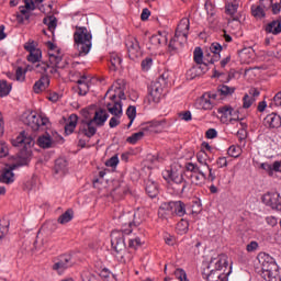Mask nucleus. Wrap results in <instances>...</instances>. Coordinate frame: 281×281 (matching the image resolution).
<instances>
[{
    "instance_id": "nucleus-1",
    "label": "nucleus",
    "mask_w": 281,
    "mask_h": 281,
    "mask_svg": "<svg viewBox=\"0 0 281 281\" xmlns=\"http://www.w3.org/2000/svg\"><path fill=\"white\" fill-rule=\"evenodd\" d=\"M124 232L113 231L111 233V246L114 251L116 260L123 265L133 260V255L126 249V241L124 239Z\"/></svg>"
},
{
    "instance_id": "nucleus-2",
    "label": "nucleus",
    "mask_w": 281,
    "mask_h": 281,
    "mask_svg": "<svg viewBox=\"0 0 281 281\" xmlns=\"http://www.w3.org/2000/svg\"><path fill=\"white\" fill-rule=\"evenodd\" d=\"M259 263L261 265L262 278L265 281H279L280 272L278 263H276V259L271 257L269 254L260 252L258 255Z\"/></svg>"
},
{
    "instance_id": "nucleus-3",
    "label": "nucleus",
    "mask_w": 281,
    "mask_h": 281,
    "mask_svg": "<svg viewBox=\"0 0 281 281\" xmlns=\"http://www.w3.org/2000/svg\"><path fill=\"white\" fill-rule=\"evenodd\" d=\"M93 35L85 26H76L74 33L75 48L78 52V56H87L91 52Z\"/></svg>"
},
{
    "instance_id": "nucleus-4",
    "label": "nucleus",
    "mask_w": 281,
    "mask_h": 281,
    "mask_svg": "<svg viewBox=\"0 0 281 281\" xmlns=\"http://www.w3.org/2000/svg\"><path fill=\"white\" fill-rule=\"evenodd\" d=\"M162 178L167 183H170L173 187V190L178 194H183V192H190V184L183 179V171L177 170L175 168L167 169L162 171Z\"/></svg>"
},
{
    "instance_id": "nucleus-5",
    "label": "nucleus",
    "mask_w": 281,
    "mask_h": 281,
    "mask_svg": "<svg viewBox=\"0 0 281 281\" xmlns=\"http://www.w3.org/2000/svg\"><path fill=\"white\" fill-rule=\"evenodd\" d=\"M48 49L49 63L55 67L53 68L52 74L58 71V69H67L69 63H67V60H63V54L60 50H56V45H54L52 42H48Z\"/></svg>"
},
{
    "instance_id": "nucleus-6",
    "label": "nucleus",
    "mask_w": 281,
    "mask_h": 281,
    "mask_svg": "<svg viewBox=\"0 0 281 281\" xmlns=\"http://www.w3.org/2000/svg\"><path fill=\"white\" fill-rule=\"evenodd\" d=\"M187 172H190L189 179L192 186H205V181H207V171L199 169V167L194 166V162L186 164Z\"/></svg>"
},
{
    "instance_id": "nucleus-7",
    "label": "nucleus",
    "mask_w": 281,
    "mask_h": 281,
    "mask_svg": "<svg viewBox=\"0 0 281 281\" xmlns=\"http://www.w3.org/2000/svg\"><path fill=\"white\" fill-rule=\"evenodd\" d=\"M53 271H57L59 274L67 271L75 265L74 257L70 254L59 255L53 259Z\"/></svg>"
},
{
    "instance_id": "nucleus-8",
    "label": "nucleus",
    "mask_w": 281,
    "mask_h": 281,
    "mask_svg": "<svg viewBox=\"0 0 281 281\" xmlns=\"http://www.w3.org/2000/svg\"><path fill=\"white\" fill-rule=\"evenodd\" d=\"M133 218H135V214L133 213H124L117 217V224L121 225V232H123V234H132L133 227L139 225V222L133 221Z\"/></svg>"
},
{
    "instance_id": "nucleus-9",
    "label": "nucleus",
    "mask_w": 281,
    "mask_h": 281,
    "mask_svg": "<svg viewBox=\"0 0 281 281\" xmlns=\"http://www.w3.org/2000/svg\"><path fill=\"white\" fill-rule=\"evenodd\" d=\"M164 89H166V86L157 82L151 81L150 86L148 88V97L147 100L149 104H159L161 100V95H164Z\"/></svg>"
},
{
    "instance_id": "nucleus-10",
    "label": "nucleus",
    "mask_w": 281,
    "mask_h": 281,
    "mask_svg": "<svg viewBox=\"0 0 281 281\" xmlns=\"http://www.w3.org/2000/svg\"><path fill=\"white\" fill-rule=\"evenodd\" d=\"M261 201L271 210H276L277 212H281V196L280 193L276 191H268L261 196Z\"/></svg>"
},
{
    "instance_id": "nucleus-11",
    "label": "nucleus",
    "mask_w": 281,
    "mask_h": 281,
    "mask_svg": "<svg viewBox=\"0 0 281 281\" xmlns=\"http://www.w3.org/2000/svg\"><path fill=\"white\" fill-rule=\"evenodd\" d=\"M164 210H170L173 216H186V203L181 201L165 202L162 203L160 214H164Z\"/></svg>"
},
{
    "instance_id": "nucleus-12",
    "label": "nucleus",
    "mask_w": 281,
    "mask_h": 281,
    "mask_svg": "<svg viewBox=\"0 0 281 281\" xmlns=\"http://www.w3.org/2000/svg\"><path fill=\"white\" fill-rule=\"evenodd\" d=\"M125 46L131 60H137V58L142 57V47L139 46L137 38L127 37Z\"/></svg>"
},
{
    "instance_id": "nucleus-13",
    "label": "nucleus",
    "mask_w": 281,
    "mask_h": 281,
    "mask_svg": "<svg viewBox=\"0 0 281 281\" xmlns=\"http://www.w3.org/2000/svg\"><path fill=\"white\" fill-rule=\"evenodd\" d=\"M47 122H49L47 117H42L41 115H36L34 113L29 114L24 120V124L30 126L32 131H41V126H47Z\"/></svg>"
},
{
    "instance_id": "nucleus-14",
    "label": "nucleus",
    "mask_w": 281,
    "mask_h": 281,
    "mask_svg": "<svg viewBox=\"0 0 281 281\" xmlns=\"http://www.w3.org/2000/svg\"><path fill=\"white\" fill-rule=\"evenodd\" d=\"M32 157V150L27 148V145L23 146V148L19 151L16 156L11 157L13 159V166L16 168H21V166H27L30 164V159Z\"/></svg>"
},
{
    "instance_id": "nucleus-15",
    "label": "nucleus",
    "mask_w": 281,
    "mask_h": 281,
    "mask_svg": "<svg viewBox=\"0 0 281 281\" xmlns=\"http://www.w3.org/2000/svg\"><path fill=\"white\" fill-rule=\"evenodd\" d=\"M98 125L94 124L91 120L89 121H82L79 124L78 135H85V137H88L91 139L93 135L98 133Z\"/></svg>"
},
{
    "instance_id": "nucleus-16",
    "label": "nucleus",
    "mask_w": 281,
    "mask_h": 281,
    "mask_svg": "<svg viewBox=\"0 0 281 281\" xmlns=\"http://www.w3.org/2000/svg\"><path fill=\"white\" fill-rule=\"evenodd\" d=\"M16 165L12 164L5 165V168H3L0 171V183H5L7 186H10V183H14V172L13 170H16Z\"/></svg>"
},
{
    "instance_id": "nucleus-17",
    "label": "nucleus",
    "mask_w": 281,
    "mask_h": 281,
    "mask_svg": "<svg viewBox=\"0 0 281 281\" xmlns=\"http://www.w3.org/2000/svg\"><path fill=\"white\" fill-rule=\"evenodd\" d=\"M209 54L205 55V60L210 63V65H214L221 60V52H223V46L216 42L212 43L210 46Z\"/></svg>"
},
{
    "instance_id": "nucleus-18",
    "label": "nucleus",
    "mask_w": 281,
    "mask_h": 281,
    "mask_svg": "<svg viewBox=\"0 0 281 281\" xmlns=\"http://www.w3.org/2000/svg\"><path fill=\"white\" fill-rule=\"evenodd\" d=\"M117 94H112L110 97L111 102L106 104V109L111 115L115 117H122V101H116Z\"/></svg>"
},
{
    "instance_id": "nucleus-19",
    "label": "nucleus",
    "mask_w": 281,
    "mask_h": 281,
    "mask_svg": "<svg viewBox=\"0 0 281 281\" xmlns=\"http://www.w3.org/2000/svg\"><path fill=\"white\" fill-rule=\"evenodd\" d=\"M207 64H195L188 70L187 76L190 78V80H194V78H199V76L207 74Z\"/></svg>"
},
{
    "instance_id": "nucleus-20",
    "label": "nucleus",
    "mask_w": 281,
    "mask_h": 281,
    "mask_svg": "<svg viewBox=\"0 0 281 281\" xmlns=\"http://www.w3.org/2000/svg\"><path fill=\"white\" fill-rule=\"evenodd\" d=\"M187 41L188 40H183V35H177L176 33L175 36L169 42L168 49L170 54H177V52H179V49L183 47V44Z\"/></svg>"
},
{
    "instance_id": "nucleus-21",
    "label": "nucleus",
    "mask_w": 281,
    "mask_h": 281,
    "mask_svg": "<svg viewBox=\"0 0 281 281\" xmlns=\"http://www.w3.org/2000/svg\"><path fill=\"white\" fill-rule=\"evenodd\" d=\"M217 113H220L221 121L224 124H227L228 122H234L236 120V117H233L234 109L229 105L218 108Z\"/></svg>"
},
{
    "instance_id": "nucleus-22",
    "label": "nucleus",
    "mask_w": 281,
    "mask_h": 281,
    "mask_svg": "<svg viewBox=\"0 0 281 281\" xmlns=\"http://www.w3.org/2000/svg\"><path fill=\"white\" fill-rule=\"evenodd\" d=\"M188 32H190V19L183 18L176 30L177 36H182V41H188Z\"/></svg>"
},
{
    "instance_id": "nucleus-23",
    "label": "nucleus",
    "mask_w": 281,
    "mask_h": 281,
    "mask_svg": "<svg viewBox=\"0 0 281 281\" xmlns=\"http://www.w3.org/2000/svg\"><path fill=\"white\" fill-rule=\"evenodd\" d=\"M263 125L267 128H280L281 117L277 113L268 114L263 120Z\"/></svg>"
},
{
    "instance_id": "nucleus-24",
    "label": "nucleus",
    "mask_w": 281,
    "mask_h": 281,
    "mask_svg": "<svg viewBox=\"0 0 281 281\" xmlns=\"http://www.w3.org/2000/svg\"><path fill=\"white\" fill-rule=\"evenodd\" d=\"M227 255H220L217 258L211 259L209 263V269H215V271H221L223 267H227Z\"/></svg>"
},
{
    "instance_id": "nucleus-25",
    "label": "nucleus",
    "mask_w": 281,
    "mask_h": 281,
    "mask_svg": "<svg viewBox=\"0 0 281 281\" xmlns=\"http://www.w3.org/2000/svg\"><path fill=\"white\" fill-rule=\"evenodd\" d=\"M108 120L109 113H106V110L100 109L99 111H95L94 116L90 121H92L97 126H104Z\"/></svg>"
},
{
    "instance_id": "nucleus-26",
    "label": "nucleus",
    "mask_w": 281,
    "mask_h": 281,
    "mask_svg": "<svg viewBox=\"0 0 281 281\" xmlns=\"http://www.w3.org/2000/svg\"><path fill=\"white\" fill-rule=\"evenodd\" d=\"M198 164H193L199 170L207 171L210 170V165L207 164V154L205 151H200L196 154Z\"/></svg>"
},
{
    "instance_id": "nucleus-27",
    "label": "nucleus",
    "mask_w": 281,
    "mask_h": 281,
    "mask_svg": "<svg viewBox=\"0 0 281 281\" xmlns=\"http://www.w3.org/2000/svg\"><path fill=\"white\" fill-rule=\"evenodd\" d=\"M145 190H146L148 196H150V199H155V196H157V194H159V187L157 186V182H155L154 180H150V179L146 180Z\"/></svg>"
},
{
    "instance_id": "nucleus-28",
    "label": "nucleus",
    "mask_w": 281,
    "mask_h": 281,
    "mask_svg": "<svg viewBox=\"0 0 281 281\" xmlns=\"http://www.w3.org/2000/svg\"><path fill=\"white\" fill-rule=\"evenodd\" d=\"M67 159L65 158H58L55 160V167H54V172L55 175H60L61 177L64 175H67Z\"/></svg>"
},
{
    "instance_id": "nucleus-29",
    "label": "nucleus",
    "mask_w": 281,
    "mask_h": 281,
    "mask_svg": "<svg viewBox=\"0 0 281 281\" xmlns=\"http://www.w3.org/2000/svg\"><path fill=\"white\" fill-rule=\"evenodd\" d=\"M49 87V77L47 75H43L38 81H36L33 86V89L36 93H41V91H45Z\"/></svg>"
},
{
    "instance_id": "nucleus-30",
    "label": "nucleus",
    "mask_w": 281,
    "mask_h": 281,
    "mask_svg": "<svg viewBox=\"0 0 281 281\" xmlns=\"http://www.w3.org/2000/svg\"><path fill=\"white\" fill-rule=\"evenodd\" d=\"M266 32L268 34H281V16L266 25Z\"/></svg>"
},
{
    "instance_id": "nucleus-31",
    "label": "nucleus",
    "mask_w": 281,
    "mask_h": 281,
    "mask_svg": "<svg viewBox=\"0 0 281 281\" xmlns=\"http://www.w3.org/2000/svg\"><path fill=\"white\" fill-rule=\"evenodd\" d=\"M111 91H114V95L121 100H126V94L124 93V88H122V85L120 81H116L111 86V88L106 91L105 95H109Z\"/></svg>"
},
{
    "instance_id": "nucleus-32",
    "label": "nucleus",
    "mask_w": 281,
    "mask_h": 281,
    "mask_svg": "<svg viewBox=\"0 0 281 281\" xmlns=\"http://www.w3.org/2000/svg\"><path fill=\"white\" fill-rule=\"evenodd\" d=\"M76 126H78V115L71 114L65 125L66 135H71L76 131Z\"/></svg>"
},
{
    "instance_id": "nucleus-33",
    "label": "nucleus",
    "mask_w": 281,
    "mask_h": 281,
    "mask_svg": "<svg viewBox=\"0 0 281 281\" xmlns=\"http://www.w3.org/2000/svg\"><path fill=\"white\" fill-rule=\"evenodd\" d=\"M149 43L151 45H155L156 47L159 45H166V43H168V36L166 35V33L158 32V34L153 35L149 38Z\"/></svg>"
},
{
    "instance_id": "nucleus-34",
    "label": "nucleus",
    "mask_w": 281,
    "mask_h": 281,
    "mask_svg": "<svg viewBox=\"0 0 281 281\" xmlns=\"http://www.w3.org/2000/svg\"><path fill=\"white\" fill-rule=\"evenodd\" d=\"M78 85V93L80 95H87L89 93V80L87 79V76L80 77V79L77 80Z\"/></svg>"
},
{
    "instance_id": "nucleus-35",
    "label": "nucleus",
    "mask_w": 281,
    "mask_h": 281,
    "mask_svg": "<svg viewBox=\"0 0 281 281\" xmlns=\"http://www.w3.org/2000/svg\"><path fill=\"white\" fill-rule=\"evenodd\" d=\"M54 140L49 134L42 135L37 138V146L40 148H52Z\"/></svg>"
},
{
    "instance_id": "nucleus-36",
    "label": "nucleus",
    "mask_w": 281,
    "mask_h": 281,
    "mask_svg": "<svg viewBox=\"0 0 281 281\" xmlns=\"http://www.w3.org/2000/svg\"><path fill=\"white\" fill-rule=\"evenodd\" d=\"M122 67V57L113 53L110 55V69L111 71H117Z\"/></svg>"
},
{
    "instance_id": "nucleus-37",
    "label": "nucleus",
    "mask_w": 281,
    "mask_h": 281,
    "mask_svg": "<svg viewBox=\"0 0 281 281\" xmlns=\"http://www.w3.org/2000/svg\"><path fill=\"white\" fill-rule=\"evenodd\" d=\"M12 146L20 147V146H30V138L25 137V132H22L16 136L15 139L11 140Z\"/></svg>"
},
{
    "instance_id": "nucleus-38",
    "label": "nucleus",
    "mask_w": 281,
    "mask_h": 281,
    "mask_svg": "<svg viewBox=\"0 0 281 281\" xmlns=\"http://www.w3.org/2000/svg\"><path fill=\"white\" fill-rule=\"evenodd\" d=\"M239 5L240 4L238 3V0H234L233 2H226L225 3V13L234 19L235 18L234 14H236V12H238Z\"/></svg>"
},
{
    "instance_id": "nucleus-39",
    "label": "nucleus",
    "mask_w": 281,
    "mask_h": 281,
    "mask_svg": "<svg viewBox=\"0 0 281 281\" xmlns=\"http://www.w3.org/2000/svg\"><path fill=\"white\" fill-rule=\"evenodd\" d=\"M43 23L44 25H47L49 32H52V34H54V30H56L57 25H58V20L56 19V16L54 15H49L43 19Z\"/></svg>"
},
{
    "instance_id": "nucleus-40",
    "label": "nucleus",
    "mask_w": 281,
    "mask_h": 281,
    "mask_svg": "<svg viewBox=\"0 0 281 281\" xmlns=\"http://www.w3.org/2000/svg\"><path fill=\"white\" fill-rule=\"evenodd\" d=\"M200 106H202L204 111H212V109H214V102L204 93L200 99Z\"/></svg>"
},
{
    "instance_id": "nucleus-41",
    "label": "nucleus",
    "mask_w": 281,
    "mask_h": 281,
    "mask_svg": "<svg viewBox=\"0 0 281 281\" xmlns=\"http://www.w3.org/2000/svg\"><path fill=\"white\" fill-rule=\"evenodd\" d=\"M225 278H227L225 274H222L218 272V270L212 269L210 273L206 277L207 281H225Z\"/></svg>"
},
{
    "instance_id": "nucleus-42",
    "label": "nucleus",
    "mask_w": 281,
    "mask_h": 281,
    "mask_svg": "<svg viewBox=\"0 0 281 281\" xmlns=\"http://www.w3.org/2000/svg\"><path fill=\"white\" fill-rule=\"evenodd\" d=\"M74 220V211L71 210H67L64 214H61L57 222L60 224V225H65L69 222H71Z\"/></svg>"
},
{
    "instance_id": "nucleus-43",
    "label": "nucleus",
    "mask_w": 281,
    "mask_h": 281,
    "mask_svg": "<svg viewBox=\"0 0 281 281\" xmlns=\"http://www.w3.org/2000/svg\"><path fill=\"white\" fill-rule=\"evenodd\" d=\"M193 60L195 65H207V63L203 61V49H201V47H195L193 52Z\"/></svg>"
},
{
    "instance_id": "nucleus-44",
    "label": "nucleus",
    "mask_w": 281,
    "mask_h": 281,
    "mask_svg": "<svg viewBox=\"0 0 281 281\" xmlns=\"http://www.w3.org/2000/svg\"><path fill=\"white\" fill-rule=\"evenodd\" d=\"M251 14L252 16H255V19H265V16L267 15L262 5H252Z\"/></svg>"
},
{
    "instance_id": "nucleus-45",
    "label": "nucleus",
    "mask_w": 281,
    "mask_h": 281,
    "mask_svg": "<svg viewBox=\"0 0 281 281\" xmlns=\"http://www.w3.org/2000/svg\"><path fill=\"white\" fill-rule=\"evenodd\" d=\"M10 91H12V87L8 86V81L0 80V98H5L10 95Z\"/></svg>"
},
{
    "instance_id": "nucleus-46",
    "label": "nucleus",
    "mask_w": 281,
    "mask_h": 281,
    "mask_svg": "<svg viewBox=\"0 0 281 281\" xmlns=\"http://www.w3.org/2000/svg\"><path fill=\"white\" fill-rule=\"evenodd\" d=\"M234 91H236V88L234 87H228L225 85L217 87V93H220V95H232Z\"/></svg>"
},
{
    "instance_id": "nucleus-47",
    "label": "nucleus",
    "mask_w": 281,
    "mask_h": 281,
    "mask_svg": "<svg viewBox=\"0 0 281 281\" xmlns=\"http://www.w3.org/2000/svg\"><path fill=\"white\" fill-rule=\"evenodd\" d=\"M42 54L43 53L41 52V49L32 50L27 56L29 63H38L41 60Z\"/></svg>"
},
{
    "instance_id": "nucleus-48",
    "label": "nucleus",
    "mask_w": 281,
    "mask_h": 281,
    "mask_svg": "<svg viewBox=\"0 0 281 281\" xmlns=\"http://www.w3.org/2000/svg\"><path fill=\"white\" fill-rule=\"evenodd\" d=\"M143 137H144V132H137L128 136L126 142L128 144H136L139 142V139H143Z\"/></svg>"
},
{
    "instance_id": "nucleus-49",
    "label": "nucleus",
    "mask_w": 281,
    "mask_h": 281,
    "mask_svg": "<svg viewBox=\"0 0 281 281\" xmlns=\"http://www.w3.org/2000/svg\"><path fill=\"white\" fill-rule=\"evenodd\" d=\"M35 71L37 74H47V69H49V64L45 63V61H41L37 65H35Z\"/></svg>"
},
{
    "instance_id": "nucleus-50",
    "label": "nucleus",
    "mask_w": 281,
    "mask_h": 281,
    "mask_svg": "<svg viewBox=\"0 0 281 281\" xmlns=\"http://www.w3.org/2000/svg\"><path fill=\"white\" fill-rule=\"evenodd\" d=\"M10 232V223L0 221V239L8 236Z\"/></svg>"
},
{
    "instance_id": "nucleus-51",
    "label": "nucleus",
    "mask_w": 281,
    "mask_h": 281,
    "mask_svg": "<svg viewBox=\"0 0 281 281\" xmlns=\"http://www.w3.org/2000/svg\"><path fill=\"white\" fill-rule=\"evenodd\" d=\"M229 27H233L234 34H236V31L240 30V20L238 16H235L231 20H228Z\"/></svg>"
},
{
    "instance_id": "nucleus-52",
    "label": "nucleus",
    "mask_w": 281,
    "mask_h": 281,
    "mask_svg": "<svg viewBox=\"0 0 281 281\" xmlns=\"http://www.w3.org/2000/svg\"><path fill=\"white\" fill-rule=\"evenodd\" d=\"M126 115L131 122H135V117H137V108L130 105L126 110Z\"/></svg>"
},
{
    "instance_id": "nucleus-53",
    "label": "nucleus",
    "mask_w": 281,
    "mask_h": 281,
    "mask_svg": "<svg viewBox=\"0 0 281 281\" xmlns=\"http://www.w3.org/2000/svg\"><path fill=\"white\" fill-rule=\"evenodd\" d=\"M140 67L143 71H150V67H153V59L150 57L143 59Z\"/></svg>"
},
{
    "instance_id": "nucleus-54",
    "label": "nucleus",
    "mask_w": 281,
    "mask_h": 281,
    "mask_svg": "<svg viewBox=\"0 0 281 281\" xmlns=\"http://www.w3.org/2000/svg\"><path fill=\"white\" fill-rule=\"evenodd\" d=\"M170 78L169 72H162L159 78H157L155 81L159 82V85H162L164 87H168V79Z\"/></svg>"
},
{
    "instance_id": "nucleus-55",
    "label": "nucleus",
    "mask_w": 281,
    "mask_h": 281,
    "mask_svg": "<svg viewBox=\"0 0 281 281\" xmlns=\"http://www.w3.org/2000/svg\"><path fill=\"white\" fill-rule=\"evenodd\" d=\"M117 164H120V158L117 157V155L112 156L110 159L105 161V166L108 168H115L117 167Z\"/></svg>"
},
{
    "instance_id": "nucleus-56",
    "label": "nucleus",
    "mask_w": 281,
    "mask_h": 281,
    "mask_svg": "<svg viewBox=\"0 0 281 281\" xmlns=\"http://www.w3.org/2000/svg\"><path fill=\"white\" fill-rule=\"evenodd\" d=\"M227 154L229 155V157H240V147L232 145L228 148Z\"/></svg>"
},
{
    "instance_id": "nucleus-57",
    "label": "nucleus",
    "mask_w": 281,
    "mask_h": 281,
    "mask_svg": "<svg viewBox=\"0 0 281 281\" xmlns=\"http://www.w3.org/2000/svg\"><path fill=\"white\" fill-rule=\"evenodd\" d=\"M25 74H26V71L23 70V67H18L15 70V79L19 82H23L25 80Z\"/></svg>"
},
{
    "instance_id": "nucleus-58",
    "label": "nucleus",
    "mask_w": 281,
    "mask_h": 281,
    "mask_svg": "<svg viewBox=\"0 0 281 281\" xmlns=\"http://www.w3.org/2000/svg\"><path fill=\"white\" fill-rule=\"evenodd\" d=\"M243 108L244 109H249L251 106V104H254L255 99L254 97H250L249 94H245L243 98Z\"/></svg>"
},
{
    "instance_id": "nucleus-59",
    "label": "nucleus",
    "mask_w": 281,
    "mask_h": 281,
    "mask_svg": "<svg viewBox=\"0 0 281 281\" xmlns=\"http://www.w3.org/2000/svg\"><path fill=\"white\" fill-rule=\"evenodd\" d=\"M164 204L160 205V207L158 209V216L160 218H168V216H172V212L170 211V209H162ZM161 210H162V214H161Z\"/></svg>"
},
{
    "instance_id": "nucleus-60",
    "label": "nucleus",
    "mask_w": 281,
    "mask_h": 281,
    "mask_svg": "<svg viewBox=\"0 0 281 281\" xmlns=\"http://www.w3.org/2000/svg\"><path fill=\"white\" fill-rule=\"evenodd\" d=\"M140 245H142V239H139V237L132 238L128 241L130 249H137Z\"/></svg>"
},
{
    "instance_id": "nucleus-61",
    "label": "nucleus",
    "mask_w": 281,
    "mask_h": 281,
    "mask_svg": "<svg viewBox=\"0 0 281 281\" xmlns=\"http://www.w3.org/2000/svg\"><path fill=\"white\" fill-rule=\"evenodd\" d=\"M9 153L8 144L0 143V158L8 157Z\"/></svg>"
},
{
    "instance_id": "nucleus-62",
    "label": "nucleus",
    "mask_w": 281,
    "mask_h": 281,
    "mask_svg": "<svg viewBox=\"0 0 281 281\" xmlns=\"http://www.w3.org/2000/svg\"><path fill=\"white\" fill-rule=\"evenodd\" d=\"M262 168V170H265L266 172H268L269 177H273V166L270 165L269 162H263L260 166Z\"/></svg>"
},
{
    "instance_id": "nucleus-63",
    "label": "nucleus",
    "mask_w": 281,
    "mask_h": 281,
    "mask_svg": "<svg viewBox=\"0 0 281 281\" xmlns=\"http://www.w3.org/2000/svg\"><path fill=\"white\" fill-rule=\"evenodd\" d=\"M281 106V91H279L272 99L270 106Z\"/></svg>"
},
{
    "instance_id": "nucleus-64",
    "label": "nucleus",
    "mask_w": 281,
    "mask_h": 281,
    "mask_svg": "<svg viewBox=\"0 0 281 281\" xmlns=\"http://www.w3.org/2000/svg\"><path fill=\"white\" fill-rule=\"evenodd\" d=\"M218 132H216L214 128H210L206 131V138L207 139H215L217 137Z\"/></svg>"
}]
</instances>
